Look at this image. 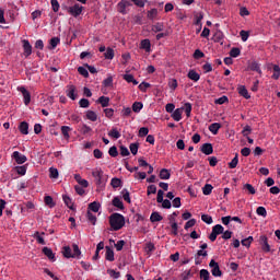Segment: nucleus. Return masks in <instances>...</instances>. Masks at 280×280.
<instances>
[{
  "label": "nucleus",
  "instance_id": "nucleus-1",
  "mask_svg": "<svg viewBox=\"0 0 280 280\" xmlns=\"http://www.w3.org/2000/svg\"><path fill=\"white\" fill-rule=\"evenodd\" d=\"M109 224L113 231H120L126 225V218H124V214L113 213L109 217Z\"/></svg>",
  "mask_w": 280,
  "mask_h": 280
},
{
  "label": "nucleus",
  "instance_id": "nucleus-2",
  "mask_svg": "<svg viewBox=\"0 0 280 280\" xmlns=\"http://www.w3.org/2000/svg\"><path fill=\"white\" fill-rule=\"evenodd\" d=\"M92 176L96 185H106V177L104 176V171L102 170V167L93 168Z\"/></svg>",
  "mask_w": 280,
  "mask_h": 280
},
{
  "label": "nucleus",
  "instance_id": "nucleus-3",
  "mask_svg": "<svg viewBox=\"0 0 280 280\" xmlns=\"http://www.w3.org/2000/svg\"><path fill=\"white\" fill-rule=\"evenodd\" d=\"M209 245L207 243H203L199 246V250L195 255V265L200 266L202 264V258L201 257H208L209 253L207 252V248Z\"/></svg>",
  "mask_w": 280,
  "mask_h": 280
},
{
  "label": "nucleus",
  "instance_id": "nucleus-4",
  "mask_svg": "<svg viewBox=\"0 0 280 280\" xmlns=\"http://www.w3.org/2000/svg\"><path fill=\"white\" fill-rule=\"evenodd\" d=\"M209 267L211 268L212 277H222V270H220V265L213 259L210 260Z\"/></svg>",
  "mask_w": 280,
  "mask_h": 280
},
{
  "label": "nucleus",
  "instance_id": "nucleus-5",
  "mask_svg": "<svg viewBox=\"0 0 280 280\" xmlns=\"http://www.w3.org/2000/svg\"><path fill=\"white\" fill-rule=\"evenodd\" d=\"M82 10H84V7L80 5L79 3H75L74 5L68 8L69 14H71V16H74L75 19H78V16L82 14Z\"/></svg>",
  "mask_w": 280,
  "mask_h": 280
},
{
  "label": "nucleus",
  "instance_id": "nucleus-6",
  "mask_svg": "<svg viewBox=\"0 0 280 280\" xmlns=\"http://www.w3.org/2000/svg\"><path fill=\"white\" fill-rule=\"evenodd\" d=\"M18 91L22 93L25 106H30V102H32V94H30V91L24 86L18 88Z\"/></svg>",
  "mask_w": 280,
  "mask_h": 280
},
{
  "label": "nucleus",
  "instance_id": "nucleus-7",
  "mask_svg": "<svg viewBox=\"0 0 280 280\" xmlns=\"http://www.w3.org/2000/svg\"><path fill=\"white\" fill-rule=\"evenodd\" d=\"M12 159H14V161H15V163H18V165H23V163H25L27 161V156H25L24 154H22L19 151L13 152Z\"/></svg>",
  "mask_w": 280,
  "mask_h": 280
},
{
  "label": "nucleus",
  "instance_id": "nucleus-8",
  "mask_svg": "<svg viewBox=\"0 0 280 280\" xmlns=\"http://www.w3.org/2000/svg\"><path fill=\"white\" fill-rule=\"evenodd\" d=\"M259 244L264 253H270L271 249H270V244H268V236L261 235L259 237Z\"/></svg>",
  "mask_w": 280,
  "mask_h": 280
},
{
  "label": "nucleus",
  "instance_id": "nucleus-9",
  "mask_svg": "<svg viewBox=\"0 0 280 280\" xmlns=\"http://www.w3.org/2000/svg\"><path fill=\"white\" fill-rule=\"evenodd\" d=\"M66 94H67V97H69L70 100H72L74 102V100L78 98L75 85H68Z\"/></svg>",
  "mask_w": 280,
  "mask_h": 280
},
{
  "label": "nucleus",
  "instance_id": "nucleus-10",
  "mask_svg": "<svg viewBox=\"0 0 280 280\" xmlns=\"http://www.w3.org/2000/svg\"><path fill=\"white\" fill-rule=\"evenodd\" d=\"M122 80H126L128 84H133V86H137L139 84V81L135 79V75L130 74V71L126 70V73L122 75Z\"/></svg>",
  "mask_w": 280,
  "mask_h": 280
},
{
  "label": "nucleus",
  "instance_id": "nucleus-11",
  "mask_svg": "<svg viewBox=\"0 0 280 280\" xmlns=\"http://www.w3.org/2000/svg\"><path fill=\"white\" fill-rule=\"evenodd\" d=\"M183 113H184V108H176L172 114L171 117L172 119H174V121H180V119H183Z\"/></svg>",
  "mask_w": 280,
  "mask_h": 280
},
{
  "label": "nucleus",
  "instance_id": "nucleus-12",
  "mask_svg": "<svg viewBox=\"0 0 280 280\" xmlns=\"http://www.w3.org/2000/svg\"><path fill=\"white\" fill-rule=\"evenodd\" d=\"M201 152H202V154H206V156H209V154H213V144L203 143L201 145Z\"/></svg>",
  "mask_w": 280,
  "mask_h": 280
},
{
  "label": "nucleus",
  "instance_id": "nucleus-13",
  "mask_svg": "<svg viewBox=\"0 0 280 280\" xmlns=\"http://www.w3.org/2000/svg\"><path fill=\"white\" fill-rule=\"evenodd\" d=\"M140 49H144L147 54H150L152 51V44L150 43V39H142L140 43Z\"/></svg>",
  "mask_w": 280,
  "mask_h": 280
},
{
  "label": "nucleus",
  "instance_id": "nucleus-14",
  "mask_svg": "<svg viewBox=\"0 0 280 280\" xmlns=\"http://www.w3.org/2000/svg\"><path fill=\"white\" fill-rule=\"evenodd\" d=\"M22 43H23L24 56L26 58L28 56H32V44H30V40L24 39Z\"/></svg>",
  "mask_w": 280,
  "mask_h": 280
},
{
  "label": "nucleus",
  "instance_id": "nucleus-15",
  "mask_svg": "<svg viewBox=\"0 0 280 280\" xmlns=\"http://www.w3.org/2000/svg\"><path fill=\"white\" fill-rule=\"evenodd\" d=\"M187 78L191 80L192 82H198L200 80V73H198L196 70L191 69L187 73Z\"/></svg>",
  "mask_w": 280,
  "mask_h": 280
},
{
  "label": "nucleus",
  "instance_id": "nucleus-16",
  "mask_svg": "<svg viewBox=\"0 0 280 280\" xmlns=\"http://www.w3.org/2000/svg\"><path fill=\"white\" fill-rule=\"evenodd\" d=\"M130 2L128 0H122L118 3V12H120V14H126V8H129Z\"/></svg>",
  "mask_w": 280,
  "mask_h": 280
},
{
  "label": "nucleus",
  "instance_id": "nucleus-17",
  "mask_svg": "<svg viewBox=\"0 0 280 280\" xmlns=\"http://www.w3.org/2000/svg\"><path fill=\"white\" fill-rule=\"evenodd\" d=\"M238 94L242 95V97H245V100H250V94L248 93V90L244 85H238L237 88Z\"/></svg>",
  "mask_w": 280,
  "mask_h": 280
},
{
  "label": "nucleus",
  "instance_id": "nucleus-18",
  "mask_svg": "<svg viewBox=\"0 0 280 280\" xmlns=\"http://www.w3.org/2000/svg\"><path fill=\"white\" fill-rule=\"evenodd\" d=\"M43 253L44 255H46V257H48V259H50V261H56V255L54 254V250H51V248L44 247Z\"/></svg>",
  "mask_w": 280,
  "mask_h": 280
},
{
  "label": "nucleus",
  "instance_id": "nucleus-19",
  "mask_svg": "<svg viewBox=\"0 0 280 280\" xmlns=\"http://www.w3.org/2000/svg\"><path fill=\"white\" fill-rule=\"evenodd\" d=\"M105 259L107 261H115V252L108 246H106Z\"/></svg>",
  "mask_w": 280,
  "mask_h": 280
},
{
  "label": "nucleus",
  "instance_id": "nucleus-20",
  "mask_svg": "<svg viewBox=\"0 0 280 280\" xmlns=\"http://www.w3.org/2000/svg\"><path fill=\"white\" fill-rule=\"evenodd\" d=\"M97 103L101 104L103 108H106L110 104V98L108 96H100Z\"/></svg>",
  "mask_w": 280,
  "mask_h": 280
},
{
  "label": "nucleus",
  "instance_id": "nucleus-21",
  "mask_svg": "<svg viewBox=\"0 0 280 280\" xmlns=\"http://www.w3.org/2000/svg\"><path fill=\"white\" fill-rule=\"evenodd\" d=\"M19 130L22 135H30V125L25 121H22L19 126Z\"/></svg>",
  "mask_w": 280,
  "mask_h": 280
},
{
  "label": "nucleus",
  "instance_id": "nucleus-22",
  "mask_svg": "<svg viewBox=\"0 0 280 280\" xmlns=\"http://www.w3.org/2000/svg\"><path fill=\"white\" fill-rule=\"evenodd\" d=\"M172 174L170 173V170L167 168H162L160 171V178L161 180H170Z\"/></svg>",
  "mask_w": 280,
  "mask_h": 280
},
{
  "label": "nucleus",
  "instance_id": "nucleus-23",
  "mask_svg": "<svg viewBox=\"0 0 280 280\" xmlns=\"http://www.w3.org/2000/svg\"><path fill=\"white\" fill-rule=\"evenodd\" d=\"M71 130L72 129L69 126H61V133L63 135L66 141H69V139H71V135H69Z\"/></svg>",
  "mask_w": 280,
  "mask_h": 280
},
{
  "label": "nucleus",
  "instance_id": "nucleus-24",
  "mask_svg": "<svg viewBox=\"0 0 280 280\" xmlns=\"http://www.w3.org/2000/svg\"><path fill=\"white\" fill-rule=\"evenodd\" d=\"M62 255L66 257V259H71L73 258V252L71 250L70 246H65L62 248Z\"/></svg>",
  "mask_w": 280,
  "mask_h": 280
},
{
  "label": "nucleus",
  "instance_id": "nucleus-25",
  "mask_svg": "<svg viewBox=\"0 0 280 280\" xmlns=\"http://www.w3.org/2000/svg\"><path fill=\"white\" fill-rule=\"evenodd\" d=\"M112 203H113V207L124 210V201H121V199L119 197H114Z\"/></svg>",
  "mask_w": 280,
  "mask_h": 280
},
{
  "label": "nucleus",
  "instance_id": "nucleus-26",
  "mask_svg": "<svg viewBox=\"0 0 280 280\" xmlns=\"http://www.w3.org/2000/svg\"><path fill=\"white\" fill-rule=\"evenodd\" d=\"M156 16H159V10L158 9H151L147 13V19H149L150 21H154V19H156Z\"/></svg>",
  "mask_w": 280,
  "mask_h": 280
},
{
  "label": "nucleus",
  "instance_id": "nucleus-27",
  "mask_svg": "<svg viewBox=\"0 0 280 280\" xmlns=\"http://www.w3.org/2000/svg\"><path fill=\"white\" fill-rule=\"evenodd\" d=\"M108 137H110V139H119L121 137V133L119 132V130H117V128H112L110 131H108Z\"/></svg>",
  "mask_w": 280,
  "mask_h": 280
},
{
  "label": "nucleus",
  "instance_id": "nucleus-28",
  "mask_svg": "<svg viewBox=\"0 0 280 280\" xmlns=\"http://www.w3.org/2000/svg\"><path fill=\"white\" fill-rule=\"evenodd\" d=\"M101 208H102V205H100V202H97V201L91 202L89 205L90 211H93L94 213H97Z\"/></svg>",
  "mask_w": 280,
  "mask_h": 280
},
{
  "label": "nucleus",
  "instance_id": "nucleus-29",
  "mask_svg": "<svg viewBox=\"0 0 280 280\" xmlns=\"http://www.w3.org/2000/svg\"><path fill=\"white\" fill-rule=\"evenodd\" d=\"M202 19H205V14L202 12H199L195 15V24L199 26V28L202 27Z\"/></svg>",
  "mask_w": 280,
  "mask_h": 280
},
{
  "label": "nucleus",
  "instance_id": "nucleus-30",
  "mask_svg": "<svg viewBox=\"0 0 280 280\" xmlns=\"http://www.w3.org/2000/svg\"><path fill=\"white\" fill-rule=\"evenodd\" d=\"M86 119H89L90 121H96L97 120V113H95L94 110H88L85 114Z\"/></svg>",
  "mask_w": 280,
  "mask_h": 280
},
{
  "label": "nucleus",
  "instance_id": "nucleus-31",
  "mask_svg": "<svg viewBox=\"0 0 280 280\" xmlns=\"http://www.w3.org/2000/svg\"><path fill=\"white\" fill-rule=\"evenodd\" d=\"M170 224H171L173 235L175 236L178 235V223H176V220L171 219Z\"/></svg>",
  "mask_w": 280,
  "mask_h": 280
},
{
  "label": "nucleus",
  "instance_id": "nucleus-32",
  "mask_svg": "<svg viewBox=\"0 0 280 280\" xmlns=\"http://www.w3.org/2000/svg\"><path fill=\"white\" fill-rule=\"evenodd\" d=\"M220 128H222V125H220V122H214L209 126V130L210 132H212V135H217Z\"/></svg>",
  "mask_w": 280,
  "mask_h": 280
},
{
  "label": "nucleus",
  "instance_id": "nucleus-33",
  "mask_svg": "<svg viewBox=\"0 0 280 280\" xmlns=\"http://www.w3.org/2000/svg\"><path fill=\"white\" fill-rule=\"evenodd\" d=\"M72 248H73L72 258L80 259V256L82 255V252L80 250V247L77 244H73Z\"/></svg>",
  "mask_w": 280,
  "mask_h": 280
},
{
  "label": "nucleus",
  "instance_id": "nucleus-34",
  "mask_svg": "<svg viewBox=\"0 0 280 280\" xmlns=\"http://www.w3.org/2000/svg\"><path fill=\"white\" fill-rule=\"evenodd\" d=\"M121 196H122V199L125 200V202H128V205H130L132 201L130 199V191H128V189H122L121 190Z\"/></svg>",
  "mask_w": 280,
  "mask_h": 280
},
{
  "label": "nucleus",
  "instance_id": "nucleus-35",
  "mask_svg": "<svg viewBox=\"0 0 280 280\" xmlns=\"http://www.w3.org/2000/svg\"><path fill=\"white\" fill-rule=\"evenodd\" d=\"M132 110H133V113H141V110H143V103L135 102L132 104Z\"/></svg>",
  "mask_w": 280,
  "mask_h": 280
},
{
  "label": "nucleus",
  "instance_id": "nucleus-36",
  "mask_svg": "<svg viewBox=\"0 0 280 280\" xmlns=\"http://www.w3.org/2000/svg\"><path fill=\"white\" fill-rule=\"evenodd\" d=\"M33 237L37 241V244H42V246H45V238L40 235V232H35L33 234Z\"/></svg>",
  "mask_w": 280,
  "mask_h": 280
},
{
  "label": "nucleus",
  "instance_id": "nucleus-37",
  "mask_svg": "<svg viewBox=\"0 0 280 280\" xmlns=\"http://www.w3.org/2000/svg\"><path fill=\"white\" fill-rule=\"evenodd\" d=\"M213 191V186L211 184H206L202 188L203 196H210V194Z\"/></svg>",
  "mask_w": 280,
  "mask_h": 280
},
{
  "label": "nucleus",
  "instance_id": "nucleus-38",
  "mask_svg": "<svg viewBox=\"0 0 280 280\" xmlns=\"http://www.w3.org/2000/svg\"><path fill=\"white\" fill-rule=\"evenodd\" d=\"M163 220V217L159 212L151 213L150 221L151 222H161Z\"/></svg>",
  "mask_w": 280,
  "mask_h": 280
},
{
  "label": "nucleus",
  "instance_id": "nucleus-39",
  "mask_svg": "<svg viewBox=\"0 0 280 280\" xmlns=\"http://www.w3.org/2000/svg\"><path fill=\"white\" fill-rule=\"evenodd\" d=\"M49 49H56V47H58V45H60V38L58 37H52L50 40H49Z\"/></svg>",
  "mask_w": 280,
  "mask_h": 280
},
{
  "label": "nucleus",
  "instance_id": "nucleus-40",
  "mask_svg": "<svg viewBox=\"0 0 280 280\" xmlns=\"http://www.w3.org/2000/svg\"><path fill=\"white\" fill-rule=\"evenodd\" d=\"M104 56L106 60H113V58H115V50L113 48H107Z\"/></svg>",
  "mask_w": 280,
  "mask_h": 280
},
{
  "label": "nucleus",
  "instance_id": "nucleus-41",
  "mask_svg": "<svg viewBox=\"0 0 280 280\" xmlns=\"http://www.w3.org/2000/svg\"><path fill=\"white\" fill-rule=\"evenodd\" d=\"M62 200L65 202V205L69 208V209H73V202L71 201V197L68 195H63L62 196Z\"/></svg>",
  "mask_w": 280,
  "mask_h": 280
},
{
  "label": "nucleus",
  "instance_id": "nucleus-42",
  "mask_svg": "<svg viewBox=\"0 0 280 280\" xmlns=\"http://www.w3.org/2000/svg\"><path fill=\"white\" fill-rule=\"evenodd\" d=\"M44 202H45V205L50 207V209H54V207H56V203L54 202V198L51 196H46L44 198Z\"/></svg>",
  "mask_w": 280,
  "mask_h": 280
},
{
  "label": "nucleus",
  "instance_id": "nucleus-43",
  "mask_svg": "<svg viewBox=\"0 0 280 280\" xmlns=\"http://www.w3.org/2000/svg\"><path fill=\"white\" fill-rule=\"evenodd\" d=\"M253 236H248L247 238H244L241 241L242 246H245L246 248H250V244H253Z\"/></svg>",
  "mask_w": 280,
  "mask_h": 280
},
{
  "label": "nucleus",
  "instance_id": "nucleus-44",
  "mask_svg": "<svg viewBox=\"0 0 280 280\" xmlns=\"http://www.w3.org/2000/svg\"><path fill=\"white\" fill-rule=\"evenodd\" d=\"M58 176H59L58 168L50 167L49 168V178H52L56 180V179H58Z\"/></svg>",
  "mask_w": 280,
  "mask_h": 280
},
{
  "label": "nucleus",
  "instance_id": "nucleus-45",
  "mask_svg": "<svg viewBox=\"0 0 280 280\" xmlns=\"http://www.w3.org/2000/svg\"><path fill=\"white\" fill-rule=\"evenodd\" d=\"M199 275L202 280H209L211 278V273L207 269H201Z\"/></svg>",
  "mask_w": 280,
  "mask_h": 280
},
{
  "label": "nucleus",
  "instance_id": "nucleus-46",
  "mask_svg": "<svg viewBox=\"0 0 280 280\" xmlns=\"http://www.w3.org/2000/svg\"><path fill=\"white\" fill-rule=\"evenodd\" d=\"M86 215H88L89 222H91V224H93V226H95V224L97 222V217H95L91 211H88Z\"/></svg>",
  "mask_w": 280,
  "mask_h": 280
},
{
  "label": "nucleus",
  "instance_id": "nucleus-47",
  "mask_svg": "<svg viewBox=\"0 0 280 280\" xmlns=\"http://www.w3.org/2000/svg\"><path fill=\"white\" fill-rule=\"evenodd\" d=\"M129 150L133 156H137V153L139 152V143H131Z\"/></svg>",
  "mask_w": 280,
  "mask_h": 280
},
{
  "label": "nucleus",
  "instance_id": "nucleus-48",
  "mask_svg": "<svg viewBox=\"0 0 280 280\" xmlns=\"http://www.w3.org/2000/svg\"><path fill=\"white\" fill-rule=\"evenodd\" d=\"M212 231L217 234V235H222V233H224V226L217 224L212 228Z\"/></svg>",
  "mask_w": 280,
  "mask_h": 280
},
{
  "label": "nucleus",
  "instance_id": "nucleus-49",
  "mask_svg": "<svg viewBox=\"0 0 280 280\" xmlns=\"http://www.w3.org/2000/svg\"><path fill=\"white\" fill-rule=\"evenodd\" d=\"M110 185L114 189H117L118 187H121V179L114 177L112 178Z\"/></svg>",
  "mask_w": 280,
  "mask_h": 280
},
{
  "label": "nucleus",
  "instance_id": "nucleus-50",
  "mask_svg": "<svg viewBox=\"0 0 280 280\" xmlns=\"http://www.w3.org/2000/svg\"><path fill=\"white\" fill-rule=\"evenodd\" d=\"M256 213L257 215H261V218H266V215H268V211H266V208L261 206L256 209Z\"/></svg>",
  "mask_w": 280,
  "mask_h": 280
},
{
  "label": "nucleus",
  "instance_id": "nucleus-51",
  "mask_svg": "<svg viewBox=\"0 0 280 280\" xmlns=\"http://www.w3.org/2000/svg\"><path fill=\"white\" fill-rule=\"evenodd\" d=\"M237 163H240V159L237 158V154L233 158V160L229 163L230 170H235L237 167Z\"/></svg>",
  "mask_w": 280,
  "mask_h": 280
},
{
  "label": "nucleus",
  "instance_id": "nucleus-52",
  "mask_svg": "<svg viewBox=\"0 0 280 280\" xmlns=\"http://www.w3.org/2000/svg\"><path fill=\"white\" fill-rule=\"evenodd\" d=\"M184 113H186V117H191V103H185Z\"/></svg>",
  "mask_w": 280,
  "mask_h": 280
},
{
  "label": "nucleus",
  "instance_id": "nucleus-53",
  "mask_svg": "<svg viewBox=\"0 0 280 280\" xmlns=\"http://www.w3.org/2000/svg\"><path fill=\"white\" fill-rule=\"evenodd\" d=\"M79 106L80 108H89V106H91V103L89 102L88 98H81L79 101Z\"/></svg>",
  "mask_w": 280,
  "mask_h": 280
},
{
  "label": "nucleus",
  "instance_id": "nucleus-54",
  "mask_svg": "<svg viewBox=\"0 0 280 280\" xmlns=\"http://www.w3.org/2000/svg\"><path fill=\"white\" fill-rule=\"evenodd\" d=\"M240 54H242V50H240L237 47H234L230 50L231 58H237Z\"/></svg>",
  "mask_w": 280,
  "mask_h": 280
},
{
  "label": "nucleus",
  "instance_id": "nucleus-55",
  "mask_svg": "<svg viewBox=\"0 0 280 280\" xmlns=\"http://www.w3.org/2000/svg\"><path fill=\"white\" fill-rule=\"evenodd\" d=\"M201 220L206 224H213V218L211 215H209V214H202L201 215Z\"/></svg>",
  "mask_w": 280,
  "mask_h": 280
},
{
  "label": "nucleus",
  "instance_id": "nucleus-56",
  "mask_svg": "<svg viewBox=\"0 0 280 280\" xmlns=\"http://www.w3.org/2000/svg\"><path fill=\"white\" fill-rule=\"evenodd\" d=\"M107 273L112 279H119V277H121V273H119V271H115V269L107 270Z\"/></svg>",
  "mask_w": 280,
  "mask_h": 280
},
{
  "label": "nucleus",
  "instance_id": "nucleus-57",
  "mask_svg": "<svg viewBox=\"0 0 280 280\" xmlns=\"http://www.w3.org/2000/svg\"><path fill=\"white\" fill-rule=\"evenodd\" d=\"M272 78H273V80H279V78H280V67L277 65L273 66Z\"/></svg>",
  "mask_w": 280,
  "mask_h": 280
},
{
  "label": "nucleus",
  "instance_id": "nucleus-58",
  "mask_svg": "<svg viewBox=\"0 0 280 280\" xmlns=\"http://www.w3.org/2000/svg\"><path fill=\"white\" fill-rule=\"evenodd\" d=\"M78 72L80 75H83V78H89V70L85 67H79Z\"/></svg>",
  "mask_w": 280,
  "mask_h": 280
},
{
  "label": "nucleus",
  "instance_id": "nucleus-59",
  "mask_svg": "<svg viewBox=\"0 0 280 280\" xmlns=\"http://www.w3.org/2000/svg\"><path fill=\"white\" fill-rule=\"evenodd\" d=\"M222 40H224V34L222 32H217L214 34V42L222 43Z\"/></svg>",
  "mask_w": 280,
  "mask_h": 280
},
{
  "label": "nucleus",
  "instance_id": "nucleus-60",
  "mask_svg": "<svg viewBox=\"0 0 280 280\" xmlns=\"http://www.w3.org/2000/svg\"><path fill=\"white\" fill-rule=\"evenodd\" d=\"M108 154L109 156H119V151H117V147H110L108 150Z\"/></svg>",
  "mask_w": 280,
  "mask_h": 280
},
{
  "label": "nucleus",
  "instance_id": "nucleus-61",
  "mask_svg": "<svg viewBox=\"0 0 280 280\" xmlns=\"http://www.w3.org/2000/svg\"><path fill=\"white\" fill-rule=\"evenodd\" d=\"M152 32H154L155 34L159 33V32H163V24L161 23H158V24H154L152 27H151Z\"/></svg>",
  "mask_w": 280,
  "mask_h": 280
},
{
  "label": "nucleus",
  "instance_id": "nucleus-62",
  "mask_svg": "<svg viewBox=\"0 0 280 280\" xmlns=\"http://www.w3.org/2000/svg\"><path fill=\"white\" fill-rule=\"evenodd\" d=\"M103 86H113V75H108L104 81H103Z\"/></svg>",
  "mask_w": 280,
  "mask_h": 280
},
{
  "label": "nucleus",
  "instance_id": "nucleus-63",
  "mask_svg": "<svg viewBox=\"0 0 280 280\" xmlns=\"http://www.w3.org/2000/svg\"><path fill=\"white\" fill-rule=\"evenodd\" d=\"M252 71H256L257 73L261 74V67L257 62H253L250 66Z\"/></svg>",
  "mask_w": 280,
  "mask_h": 280
},
{
  "label": "nucleus",
  "instance_id": "nucleus-64",
  "mask_svg": "<svg viewBox=\"0 0 280 280\" xmlns=\"http://www.w3.org/2000/svg\"><path fill=\"white\" fill-rule=\"evenodd\" d=\"M144 250L148 255H150V253H153L154 250V244L153 243H147Z\"/></svg>",
  "mask_w": 280,
  "mask_h": 280
}]
</instances>
